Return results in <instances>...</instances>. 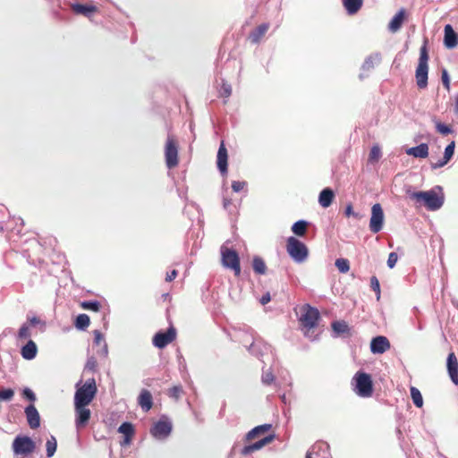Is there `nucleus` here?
I'll return each instance as SVG.
<instances>
[{"mask_svg":"<svg viewBox=\"0 0 458 458\" xmlns=\"http://www.w3.org/2000/svg\"><path fill=\"white\" fill-rule=\"evenodd\" d=\"M90 324L89 317L87 314H80L75 319L74 326L77 329L84 330Z\"/></svg>","mask_w":458,"mask_h":458,"instance_id":"nucleus-33","label":"nucleus"},{"mask_svg":"<svg viewBox=\"0 0 458 458\" xmlns=\"http://www.w3.org/2000/svg\"><path fill=\"white\" fill-rule=\"evenodd\" d=\"M332 328L337 335L349 334L350 328L345 321H334Z\"/></svg>","mask_w":458,"mask_h":458,"instance_id":"nucleus-34","label":"nucleus"},{"mask_svg":"<svg viewBox=\"0 0 458 458\" xmlns=\"http://www.w3.org/2000/svg\"><path fill=\"white\" fill-rule=\"evenodd\" d=\"M75 410V426L78 430H81L89 424L91 417V411L86 405L74 404Z\"/></svg>","mask_w":458,"mask_h":458,"instance_id":"nucleus-12","label":"nucleus"},{"mask_svg":"<svg viewBox=\"0 0 458 458\" xmlns=\"http://www.w3.org/2000/svg\"><path fill=\"white\" fill-rule=\"evenodd\" d=\"M286 250L289 256L296 263L304 262L309 256V250L307 246L302 242L293 236L287 239Z\"/></svg>","mask_w":458,"mask_h":458,"instance_id":"nucleus-5","label":"nucleus"},{"mask_svg":"<svg viewBox=\"0 0 458 458\" xmlns=\"http://www.w3.org/2000/svg\"><path fill=\"white\" fill-rule=\"evenodd\" d=\"M72 10L78 14H82L86 17H91L92 14L98 12V8L92 4H76L72 5Z\"/></svg>","mask_w":458,"mask_h":458,"instance_id":"nucleus-24","label":"nucleus"},{"mask_svg":"<svg viewBox=\"0 0 458 458\" xmlns=\"http://www.w3.org/2000/svg\"><path fill=\"white\" fill-rule=\"evenodd\" d=\"M83 310L98 312L101 308V303L98 301H84L80 303Z\"/></svg>","mask_w":458,"mask_h":458,"instance_id":"nucleus-36","label":"nucleus"},{"mask_svg":"<svg viewBox=\"0 0 458 458\" xmlns=\"http://www.w3.org/2000/svg\"><path fill=\"white\" fill-rule=\"evenodd\" d=\"M268 24L263 23L258 26L254 30H252L249 35V39L251 43L257 44L260 41V39L265 36L267 31L268 30Z\"/></svg>","mask_w":458,"mask_h":458,"instance_id":"nucleus-23","label":"nucleus"},{"mask_svg":"<svg viewBox=\"0 0 458 458\" xmlns=\"http://www.w3.org/2000/svg\"><path fill=\"white\" fill-rule=\"evenodd\" d=\"M172 431V423L167 418H161L157 423L154 424L150 432L157 438H165Z\"/></svg>","mask_w":458,"mask_h":458,"instance_id":"nucleus-13","label":"nucleus"},{"mask_svg":"<svg viewBox=\"0 0 458 458\" xmlns=\"http://www.w3.org/2000/svg\"><path fill=\"white\" fill-rule=\"evenodd\" d=\"M455 112H458V95L455 98V106H454Z\"/></svg>","mask_w":458,"mask_h":458,"instance_id":"nucleus-58","label":"nucleus"},{"mask_svg":"<svg viewBox=\"0 0 458 458\" xmlns=\"http://www.w3.org/2000/svg\"><path fill=\"white\" fill-rule=\"evenodd\" d=\"M409 197L416 202L421 204L428 210H437L443 205V199L434 191H407Z\"/></svg>","mask_w":458,"mask_h":458,"instance_id":"nucleus-3","label":"nucleus"},{"mask_svg":"<svg viewBox=\"0 0 458 458\" xmlns=\"http://www.w3.org/2000/svg\"><path fill=\"white\" fill-rule=\"evenodd\" d=\"M245 186H246V182L233 181L232 182V189L235 192H239V191H242Z\"/></svg>","mask_w":458,"mask_h":458,"instance_id":"nucleus-48","label":"nucleus"},{"mask_svg":"<svg viewBox=\"0 0 458 458\" xmlns=\"http://www.w3.org/2000/svg\"><path fill=\"white\" fill-rule=\"evenodd\" d=\"M271 424H263L255 427L250 431H249L246 435V440L251 441L257 437H259L261 435H264L267 431L271 429Z\"/></svg>","mask_w":458,"mask_h":458,"instance_id":"nucleus-27","label":"nucleus"},{"mask_svg":"<svg viewBox=\"0 0 458 458\" xmlns=\"http://www.w3.org/2000/svg\"><path fill=\"white\" fill-rule=\"evenodd\" d=\"M370 287L376 293L377 299L379 300V298H380V284H379L378 279L375 276H373L370 278Z\"/></svg>","mask_w":458,"mask_h":458,"instance_id":"nucleus-43","label":"nucleus"},{"mask_svg":"<svg viewBox=\"0 0 458 458\" xmlns=\"http://www.w3.org/2000/svg\"><path fill=\"white\" fill-rule=\"evenodd\" d=\"M405 19V11L404 9H401L391 20L388 24V29L392 32H396L399 30L403 23Z\"/></svg>","mask_w":458,"mask_h":458,"instance_id":"nucleus-22","label":"nucleus"},{"mask_svg":"<svg viewBox=\"0 0 458 458\" xmlns=\"http://www.w3.org/2000/svg\"><path fill=\"white\" fill-rule=\"evenodd\" d=\"M274 438H275L274 435L266 436V437H262L261 439H259V441H257L251 445L244 446L241 450V454L242 455H249V454H252L253 452L261 449L263 446L270 444L274 440Z\"/></svg>","mask_w":458,"mask_h":458,"instance_id":"nucleus-16","label":"nucleus"},{"mask_svg":"<svg viewBox=\"0 0 458 458\" xmlns=\"http://www.w3.org/2000/svg\"><path fill=\"white\" fill-rule=\"evenodd\" d=\"M14 396V391L11 388L0 390V401H10Z\"/></svg>","mask_w":458,"mask_h":458,"instance_id":"nucleus-42","label":"nucleus"},{"mask_svg":"<svg viewBox=\"0 0 458 458\" xmlns=\"http://www.w3.org/2000/svg\"><path fill=\"white\" fill-rule=\"evenodd\" d=\"M220 254L223 267L233 270L234 276H239L241 274V263L237 251L225 245H222Z\"/></svg>","mask_w":458,"mask_h":458,"instance_id":"nucleus-6","label":"nucleus"},{"mask_svg":"<svg viewBox=\"0 0 458 458\" xmlns=\"http://www.w3.org/2000/svg\"><path fill=\"white\" fill-rule=\"evenodd\" d=\"M46 448H47V456L52 457L57 448V442L55 437L51 436L49 439H47L46 443Z\"/></svg>","mask_w":458,"mask_h":458,"instance_id":"nucleus-37","label":"nucleus"},{"mask_svg":"<svg viewBox=\"0 0 458 458\" xmlns=\"http://www.w3.org/2000/svg\"><path fill=\"white\" fill-rule=\"evenodd\" d=\"M384 212L381 205L376 203L371 208V217L369 220V230L373 233L380 232L384 225Z\"/></svg>","mask_w":458,"mask_h":458,"instance_id":"nucleus-10","label":"nucleus"},{"mask_svg":"<svg viewBox=\"0 0 458 458\" xmlns=\"http://www.w3.org/2000/svg\"><path fill=\"white\" fill-rule=\"evenodd\" d=\"M274 375L270 371L265 372L262 376V381L267 385H270L274 381Z\"/></svg>","mask_w":458,"mask_h":458,"instance_id":"nucleus-52","label":"nucleus"},{"mask_svg":"<svg viewBox=\"0 0 458 458\" xmlns=\"http://www.w3.org/2000/svg\"><path fill=\"white\" fill-rule=\"evenodd\" d=\"M252 267L254 272L258 275H264L267 272L266 263L260 257L253 258Z\"/></svg>","mask_w":458,"mask_h":458,"instance_id":"nucleus-31","label":"nucleus"},{"mask_svg":"<svg viewBox=\"0 0 458 458\" xmlns=\"http://www.w3.org/2000/svg\"><path fill=\"white\" fill-rule=\"evenodd\" d=\"M176 338V329L174 327H170L165 332H157L152 339L154 346L163 349Z\"/></svg>","mask_w":458,"mask_h":458,"instance_id":"nucleus-11","label":"nucleus"},{"mask_svg":"<svg viewBox=\"0 0 458 458\" xmlns=\"http://www.w3.org/2000/svg\"><path fill=\"white\" fill-rule=\"evenodd\" d=\"M22 396L26 399H28L30 402H31L32 403L36 401V395L35 394L33 393V391L30 388H24L23 391H22Z\"/></svg>","mask_w":458,"mask_h":458,"instance_id":"nucleus-44","label":"nucleus"},{"mask_svg":"<svg viewBox=\"0 0 458 458\" xmlns=\"http://www.w3.org/2000/svg\"><path fill=\"white\" fill-rule=\"evenodd\" d=\"M138 403L144 411H148L153 406L151 393L147 389L141 390L138 397Z\"/></svg>","mask_w":458,"mask_h":458,"instance_id":"nucleus-20","label":"nucleus"},{"mask_svg":"<svg viewBox=\"0 0 458 458\" xmlns=\"http://www.w3.org/2000/svg\"><path fill=\"white\" fill-rule=\"evenodd\" d=\"M335 267L341 273H347L350 269L349 260L346 259H337L335 260Z\"/></svg>","mask_w":458,"mask_h":458,"instance_id":"nucleus-39","label":"nucleus"},{"mask_svg":"<svg viewBox=\"0 0 458 458\" xmlns=\"http://www.w3.org/2000/svg\"><path fill=\"white\" fill-rule=\"evenodd\" d=\"M441 80H442V83H443L444 87L445 88V89L447 91H449L450 90V79H449L447 71L445 69L442 71Z\"/></svg>","mask_w":458,"mask_h":458,"instance_id":"nucleus-45","label":"nucleus"},{"mask_svg":"<svg viewBox=\"0 0 458 458\" xmlns=\"http://www.w3.org/2000/svg\"><path fill=\"white\" fill-rule=\"evenodd\" d=\"M37 354L36 344L30 340L21 349V355L26 360H32Z\"/></svg>","mask_w":458,"mask_h":458,"instance_id":"nucleus-30","label":"nucleus"},{"mask_svg":"<svg viewBox=\"0 0 458 458\" xmlns=\"http://www.w3.org/2000/svg\"><path fill=\"white\" fill-rule=\"evenodd\" d=\"M270 300H271L270 294H269V293H267L266 294H264L261 297L260 303L262 305H265V304L268 303L270 301Z\"/></svg>","mask_w":458,"mask_h":458,"instance_id":"nucleus-54","label":"nucleus"},{"mask_svg":"<svg viewBox=\"0 0 458 458\" xmlns=\"http://www.w3.org/2000/svg\"><path fill=\"white\" fill-rule=\"evenodd\" d=\"M177 275H178L177 270L174 269L170 273H167L165 280L167 282H171L177 276Z\"/></svg>","mask_w":458,"mask_h":458,"instance_id":"nucleus-53","label":"nucleus"},{"mask_svg":"<svg viewBox=\"0 0 458 458\" xmlns=\"http://www.w3.org/2000/svg\"><path fill=\"white\" fill-rule=\"evenodd\" d=\"M355 381L354 390L360 397H370L373 394V383L369 374L357 372L353 377Z\"/></svg>","mask_w":458,"mask_h":458,"instance_id":"nucleus-7","label":"nucleus"},{"mask_svg":"<svg viewBox=\"0 0 458 458\" xmlns=\"http://www.w3.org/2000/svg\"><path fill=\"white\" fill-rule=\"evenodd\" d=\"M319 318L320 314L318 309L313 308L309 304L301 307L299 323L301 329L306 337H313L314 329L317 327Z\"/></svg>","mask_w":458,"mask_h":458,"instance_id":"nucleus-1","label":"nucleus"},{"mask_svg":"<svg viewBox=\"0 0 458 458\" xmlns=\"http://www.w3.org/2000/svg\"><path fill=\"white\" fill-rule=\"evenodd\" d=\"M220 94L224 98L230 97L231 94H232V88H231V86L229 84H227V83H223L222 86H221Z\"/></svg>","mask_w":458,"mask_h":458,"instance_id":"nucleus-46","label":"nucleus"},{"mask_svg":"<svg viewBox=\"0 0 458 458\" xmlns=\"http://www.w3.org/2000/svg\"><path fill=\"white\" fill-rule=\"evenodd\" d=\"M344 215L349 217L351 216H354L355 218H360V215L358 213H355L352 208V204H348L345 208Z\"/></svg>","mask_w":458,"mask_h":458,"instance_id":"nucleus-51","label":"nucleus"},{"mask_svg":"<svg viewBox=\"0 0 458 458\" xmlns=\"http://www.w3.org/2000/svg\"><path fill=\"white\" fill-rule=\"evenodd\" d=\"M96 365H97V362H96V360L92 358V359H90V360H88L86 367H87L88 369H92V370H93V369H95Z\"/></svg>","mask_w":458,"mask_h":458,"instance_id":"nucleus-55","label":"nucleus"},{"mask_svg":"<svg viewBox=\"0 0 458 458\" xmlns=\"http://www.w3.org/2000/svg\"><path fill=\"white\" fill-rule=\"evenodd\" d=\"M397 259H398L397 254L395 252H391L388 256L387 266L390 268H393L395 266Z\"/></svg>","mask_w":458,"mask_h":458,"instance_id":"nucleus-50","label":"nucleus"},{"mask_svg":"<svg viewBox=\"0 0 458 458\" xmlns=\"http://www.w3.org/2000/svg\"><path fill=\"white\" fill-rule=\"evenodd\" d=\"M13 451L16 455L27 456L36 449L35 442L27 436H17L12 445Z\"/></svg>","mask_w":458,"mask_h":458,"instance_id":"nucleus-9","label":"nucleus"},{"mask_svg":"<svg viewBox=\"0 0 458 458\" xmlns=\"http://www.w3.org/2000/svg\"><path fill=\"white\" fill-rule=\"evenodd\" d=\"M98 392L94 378L88 379L81 386H77L74 394V404L88 406L95 398Z\"/></svg>","mask_w":458,"mask_h":458,"instance_id":"nucleus-4","label":"nucleus"},{"mask_svg":"<svg viewBox=\"0 0 458 458\" xmlns=\"http://www.w3.org/2000/svg\"><path fill=\"white\" fill-rule=\"evenodd\" d=\"M24 413L31 429H36L40 426V415L34 404L28 405Z\"/></svg>","mask_w":458,"mask_h":458,"instance_id":"nucleus-15","label":"nucleus"},{"mask_svg":"<svg viewBox=\"0 0 458 458\" xmlns=\"http://www.w3.org/2000/svg\"><path fill=\"white\" fill-rule=\"evenodd\" d=\"M436 126H437V131L444 135L449 134L451 132V129L444 123H441L438 122L436 123Z\"/></svg>","mask_w":458,"mask_h":458,"instance_id":"nucleus-47","label":"nucleus"},{"mask_svg":"<svg viewBox=\"0 0 458 458\" xmlns=\"http://www.w3.org/2000/svg\"><path fill=\"white\" fill-rule=\"evenodd\" d=\"M406 154L414 157L425 158L428 156V146L426 143H421L417 147L408 148Z\"/></svg>","mask_w":458,"mask_h":458,"instance_id":"nucleus-26","label":"nucleus"},{"mask_svg":"<svg viewBox=\"0 0 458 458\" xmlns=\"http://www.w3.org/2000/svg\"><path fill=\"white\" fill-rule=\"evenodd\" d=\"M228 154L227 149L225 148L224 140L221 141L217 156H216V165L218 170L221 172L222 174H225L227 173V166H228Z\"/></svg>","mask_w":458,"mask_h":458,"instance_id":"nucleus-18","label":"nucleus"},{"mask_svg":"<svg viewBox=\"0 0 458 458\" xmlns=\"http://www.w3.org/2000/svg\"><path fill=\"white\" fill-rule=\"evenodd\" d=\"M344 6L348 14H356L363 4V0H344Z\"/></svg>","mask_w":458,"mask_h":458,"instance_id":"nucleus-28","label":"nucleus"},{"mask_svg":"<svg viewBox=\"0 0 458 458\" xmlns=\"http://www.w3.org/2000/svg\"><path fill=\"white\" fill-rule=\"evenodd\" d=\"M30 335V328L27 325H23L19 330V337L26 339Z\"/></svg>","mask_w":458,"mask_h":458,"instance_id":"nucleus-49","label":"nucleus"},{"mask_svg":"<svg viewBox=\"0 0 458 458\" xmlns=\"http://www.w3.org/2000/svg\"><path fill=\"white\" fill-rule=\"evenodd\" d=\"M305 458H312L311 457V453L310 452H307Z\"/></svg>","mask_w":458,"mask_h":458,"instance_id":"nucleus-59","label":"nucleus"},{"mask_svg":"<svg viewBox=\"0 0 458 458\" xmlns=\"http://www.w3.org/2000/svg\"><path fill=\"white\" fill-rule=\"evenodd\" d=\"M308 228V223L304 220H300L294 223L292 226V231L298 236H304Z\"/></svg>","mask_w":458,"mask_h":458,"instance_id":"nucleus-32","label":"nucleus"},{"mask_svg":"<svg viewBox=\"0 0 458 458\" xmlns=\"http://www.w3.org/2000/svg\"><path fill=\"white\" fill-rule=\"evenodd\" d=\"M444 44L447 48H454L458 45V34L454 30L450 24L444 29Z\"/></svg>","mask_w":458,"mask_h":458,"instance_id":"nucleus-19","label":"nucleus"},{"mask_svg":"<svg viewBox=\"0 0 458 458\" xmlns=\"http://www.w3.org/2000/svg\"><path fill=\"white\" fill-rule=\"evenodd\" d=\"M179 144L173 135H168L165 144V165L169 169L176 167L179 164Z\"/></svg>","mask_w":458,"mask_h":458,"instance_id":"nucleus-8","label":"nucleus"},{"mask_svg":"<svg viewBox=\"0 0 458 458\" xmlns=\"http://www.w3.org/2000/svg\"><path fill=\"white\" fill-rule=\"evenodd\" d=\"M94 334V343L97 344V345H100L103 344L104 345V349H105V353L106 354L107 353V345L105 342V338H104V335H102V333L98 330H95L93 332Z\"/></svg>","mask_w":458,"mask_h":458,"instance_id":"nucleus-41","label":"nucleus"},{"mask_svg":"<svg viewBox=\"0 0 458 458\" xmlns=\"http://www.w3.org/2000/svg\"><path fill=\"white\" fill-rule=\"evenodd\" d=\"M182 394H183V389H182V386H174L169 388V390H168L169 397H171L176 401L182 397Z\"/></svg>","mask_w":458,"mask_h":458,"instance_id":"nucleus-38","label":"nucleus"},{"mask_svg":"<svg viewBox=\"0 0 458 458\" xmlns=\"http://www.w3.org/2000/svg\"><path fill=\"white\" fill-rule=\"evenodd\" d=\"M381 157V150L378 146H373L370 149L369 155V161L371 163H376L379 160Z\"/></svg>","mask_w":458,"mask_h":458,"instance_id":"nucleus-40","label":"nucleus"},{"mask_svg":"<svg viewBox=\"0 0 458 458\" xmlns=\"http://www.w3.org/2000/svg\"><path fill=\"white\" fill-rule=\"evenodd\" d=\"M30 322L31 325H37L39 323V319L36 317H33V318H30Z\"/></svg>","mask_w":458,"mask_h":458,"instance_id":"nucleus-56","label":"nucleus"},{"mask_svg":"<svg viewBox=\"0 0 458 458\" xmlns=\"http://www.w3.org/2000/svg\"><path fill=\"white\" fill-rule=\"evenodd\" d=\"M446 367L452 382L458 386V360L454 352L448 354Z\"/></svg>","mask_w":458,"mask_h":458,"instance_id":"nucleus-17","label":"nucleus"},{"mask_svg":"<svg viewBox=\"0 0 458 458\" xmlns=\"http://www.w3.org/2000/svg\"><path fill=\"white\" fill-rule=\"evenodd\" d=\"M118 431L124 435V439L121 443L122 445H128L131 442V438L134 435L133 425L130 422H123L118 428Z\"/></svg>","mask_w":458,"mask_h":458,"instance_id":"nucleus-21","label":"nucleus"},{"mask_svg":"<svg viewBox=\"0 0 458 458\" xmlns=\"http://www.w3.org/2000/svg\"><path fill=\"white\" fill-rule=\"evenodd\" d=\"M454 141H452L445 149L444 157L439 162L432 165L433 168H439L446 165L449 160L452 158L454 152Z\"/></svg>","mask_w":458,"mask_h":458,"instance_id":"nucleus-29","label":"nucleus"},{"mask_svg":"<svg viewBox=\"0 0 458 458\" xmlns=\"http://www.w3.org/2000/svg\"><path fill=\"white\" fill-rule=\"evenodd\" d=\"M428 39L425 38L420 49L419 64L415 72L416 83L420 89H424L428 86Z\"/></svg>","mask_w":458,"mask_h":458,"instance_id":"nucleus-2","label":"nucleus"},{"mask_svg":"<svg viewBox=\"0 0 458 458\" xmlns=\"http://www.w3.org/2000/svg\"><path fill=\"white\" fill-rule=\"evenodd\" d=\"M411 397L414 405L418 408H421L423 406V398L420 391L415 386H411Z\"/></svg>","mask_w":458,"mask_h":458,"instance_id":"nucleus-35","label":"nucleus"},{"mask_svg":"<svg viewBox=\"0 0 458 458\" xmlns=\"http://www.w3.org/2000/svg\"><path fill=\"white\" fill-rule=\"evenodd\" d=\"M230 204H231V201L226 199H225V200H224V207L225 208H227Z\"/></svg>","mask_w":458,"mask_h":458,"instance_id":"nucleus-57","label":"nucleus"},{"mask_svg":"<svg viewBox=\"0 0 458 458\" xmlns=\"http://www.w3.org/2000/svg\"><path fill=\"white\" fill-rule=\"evenodd\" d=\"M335 199V192L330 188H325L319 193L318 202L321 207L328 208Z\"/></svg>","mask_w":458,"mask_h":458,"instance_id":"nucleus-25","label":"nucleus"},{"mask_svg":"<svg viewBox=\"0 0 458 458\" xmlns=\"http://www.w3.org/2000/svg\"><path fill=\"white\" fill-rule=\"evenodd\" d=\"M391 348L389 340L383 335L372 338L370 342V351L374 354H382Z\"/></svg>","mask_w":458,"mask_h":458,"instance_id":"nucleus-14","label":"nucleus"}]
</instances>
